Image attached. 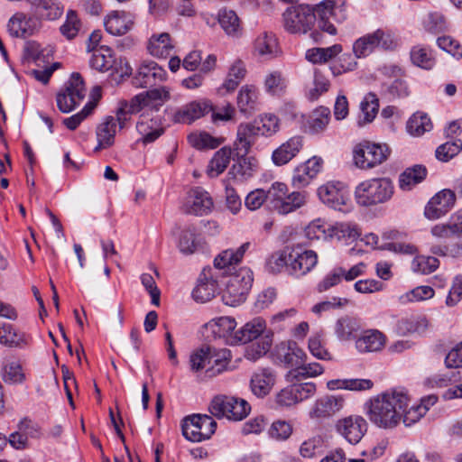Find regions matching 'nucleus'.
<instances>
[{
  "mask_svg": "<svg viewBox=\"0 0 462 462\" xmlns=\"http://www.w3.org/2000/svg\"><path fill=\"white\" fill-rule=\"evenodd\" d=\"M396 45L397 43L391 33L378 29L355 41L353 52L355 58L361 59L370 55L376 48L393 50Z\"/></svg>",
  "mask_w": 462,
  "mask_h": 462,
  "instance_id": "nucleus-10",
  "label": "nucleus"
},
{
  "mask_svg": "<svg viewBox=\"0 0 462 462\" xmlns=\"http://www.w3.org/2000/svg\"><path fill=\"white\" fill-rule=\"evenodd\" d=\"M86 96L84 80L80 74L72 73L64 88L57 94V106L62 113H69Z\"/></svg>",
  "mask_w": 462,
  "mask_h": 462,
  "instance_id": "nucleus-9",
  "label": "nucleus"
},
{
  "mask_svg": "<svg viewBox=\"0 0 462 462\" xmlns=\"http://www.w3.org/2000/svg\"><path fill=\"white\" fill-rule=\"evenodd\" d=\"M199 245L194 226H189L182 230L178 243V247L181 254H192L199 249Z\"/></svg>",
  "mask_w": 462,
  "mask_h": 462,
  "instance_id": "nucleus-52",
  "label": "nucleus"
},
{
  "mask_svg": "<svg viewBox=\"0 0 462 462\" xmlns=\"http://www.w3.org/2000/svg\"><path fill=\"white\" fill-rule=\"evenodd\" d=\"M188 140L192 147L199 150L215 149L220 144L217 138L206 132L190 134L188 136Z\"/></svg>",
  "mask_w": 462,
  "mask_h": 462,
  "instance_id": "nucleus-58",
  "label": "nucleus"
},
{
  "mask_svg": "<svg viewBox=\"0 0 462 462\" xmlns=\"http://www.w3.org/2000/svg\"><path fill=\"white\" fill-rule=\"evenodd\" d=\"M245 351V357L255 361L263 356L271 348L273 344L272 335L269 333L250 342Z\"/></svg>",
  "mask_w": 462,
  "mask_h": 462,
  "instance_id": "nucleus-45",
  "label": "nucleus"
},
{
  "mask_svg": "<svg viewBox=\"0 0 462 462\" xmlns=\"http://www.w3.org/2000/svg\"><path fill=\"white\" fill-rule=\"evenodd\" d=\"M406 389L395 387L386 390L369 400L366 415L376 427L389 430L401 423V415L410 403Z\"/></svg>",
  "mask_w": 462,
  "mask_h": 462,
  "instance_id": "nucleus-1",
  "label": "nucleus"
},
{
  "mask_svg": "<svg viewBox=\"0 0 462 462\" xmlns=\"http://www.w3.org/2000/svg\"><path fill=\"white\" fill-rule=\"evenodd\" d=\"M217 290V282L213 278L211 268H204L192 291V297L198 302H207L215 296Z\"/></svg>",
  "mask_w": 462,
  "mask_h": 462,
  "instance_id": "nucleus-23",
  "label": "nucleus"
},
{
  "mask_svg": "<svg viewBox=\"0 0 462 462\" xmlns=\"http://www.w3.org/2000/svg\"><path fill=\"white\" fill-rule=\"evenodd\" d=\"M136 130L141 135L139 141L143 143L154 142L163 133L161 121L157 117L149 115H141L137 124Z\"/></svg>",
  "mask_w": 462,
  "mask_h": 462,
  "instance_id": "nucleus-28",
  "label": "nucleus"
},
{
  "mask_svg": "<svg viewBox=\"0 0 462 462\" xmlns=\"http://www.w3.org/2000/svg\"><path fill=\"white\" fill-rule=\"evenodd\" d=\"M427 176V169L420 164L413 165L403 171L399 176V188L403 191L411 190Z\"/></svg>",
  "mask_w": 462,
  "mask_h": 462,
  "instance_id": "nucleus-37",
  "label": "nucleus"
},
{
  "mask_svg": "<svg viewBox=\"0 0 462 462\" xmlns=\"http://www.w3.org/2000/svg\"><path fill=\"white\" fill-rule=\"evenodd\" d=\"M428 320L425 317H408L398 320L397 330L401 334L418 333L421 334L428 328Z\"/></svg>",
  "mask_w": 462,
  "mask_h": 462,
  "instance_id": "nucleus-49",
  "label": "nucleus"
},
{
  "mask_svg": "<svg viewBox=\"0 0 462 462\" xmlns=\"http://www.w3.org/2000/svg\"><path fill=\"white\" fill-rule=\"evenodd\" d=\"M330 120V110L328 107L321 106L313 111L310 121L309 128L312 134L323 132Z\"/></svg>",
  "mask_w": 462,
  "mask_h": 462,
  "instance_id": "nucleus-56",
  "label": "nucleus"
},
{
  "mask_svg": "<svg viewBox=\"0 0 462 462\" xmlns=\"http://www.w3.org/2000/svg\"><path fill=\"white\" fill-rule=\"evenodd\" d=\"M303 146L302 137L296 135L282 143L272 153V161L276 166H282L291 162Z\"/></svg>",
  "mask_w": 462,
  "mask_h": 462,
  "instance_id": "nucleus-24",
  "label": "nucleus"
},
{
  "mask_svg": "<svg viewBox=\"0 0 462 462\" xmlns=\"http://www.w3.org/2000/svg\"><path fill=\"white\" fill-rule=\"evenodd\" d=\"M213 201L209 194L201 188H195L189 192L184 204V211L197 216L207 215L211 211Z\"/></svg>",
  "mask_w": 462,
  "mask_h": 462,
  "instance_id": "nucleus-20",
  "label": "nucleus"
},
{
  "mask_svg": "<svg viewBox=\"0 0 462 462\" xmlns=\"http://www.w3.org/2000/svg\"><path fill=\"white\" fill-rule=\"evenodd\" d=\"M265 329V321L262 318H254L234 333L231 343L247 344L260 337H263V335H266L264 333Z\"/></svg>",
  "mask_w": 462,
  "mask_h": 462,
  "instance_id": "nucleus-25",
  "label": "nucleus"
},
{
  "mask_svg": "<svg viewBox=\"0 0 462 462\" xmlns=\"http://www.w3.org/2000/svg\"><path fill=\"white\" fill-rule=\"evenodd\" d=\"M324 439L320 435H315L305 440L300 448V453L302 457L311 458L322 451Z\"/></svg>",
  "mask_w": 462,
  "mask_h": 462,
  "instance_id": "nucleus-61",
  "label": "nucleus"
},
{
  "mask_svg": "<svg viewBox=\"0 0 462 462\" xmlns=\"http://www.w3.org/2000/svg\"><path fill=\"white\" fill-rule=\"evenodd\" d=\"M210 360V347L200 348L199 350L192 353L189 356L190 369L198 373L201 370L207 372V368L209 366Z\"/></svg>",
  "mask_w": 462,
  "mask_h": 462,
  "instance_id": "nucleus-62",
  "label": "nucleus"
},
{
  "mask_svg": "<svg viewBox=\"0 0 462 462\" xmlns=\"http://www.w3.org/2000/svg\"><path fill=\"white\" fill-rule=\"evenodd\" d=\"M231 361V352L229 349H212L210 348L209 366L207 368L208 376H215L228 369Z\"/></svg>",
  "mask_w": 462,
  "mask_h": 462,
  "instance_id": "nucleus-41",
  "label": "nucleus"
},
{
  "mask_svg": "<svg viewBox=\"0 0 462 462\" xmlns=\"http://www.w3.org/2000/svg\"><path fill=\"white\" fill-rule=\"evenodd\" d=\"M456 195L450 189H443L433 196L425 207L424 215L430 220L445 216L455 205Z\"/></svg>",
  "mask_w": 462,
  "mask_h": 462,
  "instance_id": "nucleus-16",
  "label": "nucleus"
},
{
  "mask_svg": "<svg viewBox=\"0 0 462 462\" xmlns=\"http://www.w3.org/2000/svg\"><path fill=\"white\" fill-rule=\"evenodd\" d=\"M277 358L287 366L300 365L306 356L303 350L294 341L281 342L275 347Z\"/></svg>",
  "mask_w": 462,
  "mask_h": 462,
  "instance_id": "nucleus-27",
  "label": "nucleus"
},
{
  "mask_svg": "<svg viewBox=\"0 0 462 462\" xmlns=\"http://www.w3.org/2000/svg\"><path fill=\"white\" fill-rule=\"evenodd\" d=\"M336 430L349 443L356 444L366 432L367 422L359 415H351L338 420L336 423Z\"/></svg>",
  "mask_w": 462,
  "mask_h": 462,
  "instance_id": "nucleus-14",
  "label": "nucleus"
},
{
  "mask_svg": "<svg viewBox=\"0 0 462 462\" xmlns=\"http://www.w3.org/2000/svg\"><path fill=\"white\" fill-rule=\"evenodd\" d=\"M462 149V141L447 142L436 149V157L441 162H448Z\"/></svg>",
  "mask_w": 462,
  "mask_h": 462,
  "instance_id": "nucleus-64",
  "label": "nucleus"
},
{
  "mask_svg": "<svg viewBox=\"0 0 462 462\" xmlns=\"http://www.w3.org/2000/svg\"><path fill=\"white\" fill-rule=\"evenodd\" d=\"M390 155L386 144L364 141L353 149V162L360 170H371L384 162Z\"/></svg>",
  "mask_w": 462,
  "mask_h": 462,
  "instance_id": "nucleus-4",
  "label": "nucleus"
},
{
  "mask_svg": "<svg viewBox=\"0 0 462 462\" xmlns=\"http://www.w3.org/2000/svg\"><path fill=\"white\" fill-rule=\"evenodd\" d=\"M258 169V162L254 157H240L238 162L231 167L228 175L238 181H244L254 176Z\"/></svg>",
  "mask_w": 462,
  "mask_h": 462,
  "instance_id": "nucleus-38",
  "label": "nucleus"
},
{
  "mask_svg": "<svg viewBox=\"0 0 462 462\" xmlns=\"http://www.w3.org/2000/svg\"><path fill=\"white\" fill-rule=\"evenodd\" d=\"M331 225L327 224L320 218L310 222L305 229L306 236L310 240L330 238Z\"/></svg>",
  "mask_w": 462,
  "mask_h": 462,
  "instance_id": "nucleus-57",
  "label": "nucleus"
},
{
  "mask_svg": "<svg viewBox=\"0 0 462 462\" xmlns=\"http://www.w3.org/2000/svg\"><path fill=\"white\" fill-rule=\"evenodd\" d=\"M323 161L319 157H312L294 170L291 179L293 187L301 189L308 186L322 168Z\"/></svg>",
  "mask_w": 462,
  "mask_h": 462,
  "instance_id": "nucleus-21",
  "label": "nucleus"
},
{
  "mask_svg": "<svg viewBox=\"0 0 462 462\" xmlns=\"http://www.w3.org/2000/svg\"><path fill=\"white\" fill-rule=\"evenodd\" d=\"M232 151L228 147H223L215 152L208 165V174L217 177L221 174L230 162Z\"/></svg>",
  "mask_w": 462,
  "mask_h": 462,
  "instance_id": "nucleus-51",
  "label": "nucleus"
},
{
  "mask_svg": "<svg viewBox=\"0 0 462 462\" xmlns=\"http://www.w3.org/2000/svg\"><path fill=\"white\" fill-rule=\"evenodd\" d=\"M134 23V14L125 11H114L104 21L106 32L112 35L125 34L132 29Z\"/></svg>",
  "mask_w": 462,
  "mask_h": 462,
  "instance_id": "nucleus-22",
  "label": "nucleus"
},
{
  "mask_svg": "<svg viewBox=\"0 0 462 462\" xmlns=\"http://www.w3.org/2000/svg\"><path fill=\"white\" fill-rule=\"evenodd\" d=\"M411 62L421 69H431L435 66V59L430 50L415 46L411 51Z\"/></svg>",
  "mask_w": 462,
  "mask_h": 462,
  "instance_id": "nucleus-55",
  "label": "nucleus"
},
{
  "mask_svg": "<svg viewBox=\"0 0 462 462\" xmlns=\"http://www.w3.org/2000/svg\"><path fill=\"white\" fill-rule=\"evenodd\" d=\"M35 15L47 20H56L62 14V8L55 0H27Z\"/></svg>",
  "mask_w": 462,
  "mask_h": 462,
  "instance_id": "nucleus-39",
  "label": "nucleus"
},
{
  "mask_svg": "<svg viewBox=\"0 0 462 462\" xmlns=\"http://www.w3.org/2000/svg\"><path fill=\"white\" fill-rule=\"evenodd\" d=\"M345 405V400L340 395L326 394L318 398L309 411L311 420H323L338 413Z\"/></svg>",
  "mask_w": 462,
  "mask_h": 462,
  "instance_id": "nucleus-13",
  "label": "nucleus"
},
{
  "mask_svg": "<svg viewBox=\"0 0 462 462\" xmlns=\"http://www.w3.org/2000/svg\"><path fill=\"white\" fill-rule=\"evenodd\" d=\"M275 383V374L273 370L263 368L253 374L250 380L252 393L260 398L268 395Z\"/></svg>",
  "mask_w": 462,
  "mask_h": 462,
  "instance_id": "nucleus-30",
  "label": "nucleus"
},
{
  "mask_svg": "<svg viewBox=\"0 0 462 462\" xmlns=\"http://www.w3.org/2000/svg\"><path fill=\"white\" fill-rule=\"evenodd\" d=\"M258 125L254 122L241 123L237 126L236 138L234 142V150L238 157L247 155L255 140L260 136Z\"/></svg>",
  "mask_w": 462,
  "mask_h": 462,
  "instance_id": "nucleus-19",
  "label": "nucleus"
},
{
  "mask_svg": "<svg viewBox=\"0 0 462 462\" xmlns=\"http://www.w3.org/2000/svg\"><path fill=\"white\" fill-rule=\"evenodd\" d=\"M89 64L92 69L100 72L109 70L114 64L111 49L102 46L93 51Z\"/></svg>",
  "mask_w": 462,
  "mask_h": 462,
  "instance_id": "nucleus-48",
  "label": "nucleus"
},
{
  "mask_svg": "<svg viewBox=\"0 0 462 462\" xmlns=\"http://www.w3.org/2000/svg\"><path fill=\"white\" fill-rule=\"evenodd\" d=\"M431 128L430 118L424 113H415L407 123L408 132L416 136L422 135L424 133L430 131Z\"/></svg>",
  "mask_w": 462,
  "mask_h": 462,
  "instance_id": "nucleus-53",
  "label": "nucleus"
},
{
  "mask_svg": "<svg viewBox=\"0 0 462 462\" xmlns=\"http://www.w3.org/2000/svg\"><path fill=\"white\" fill-rule=\"evenodd\" d=\"M254 123L258 125L262 136H272L279 131V119L273 114L261 116Z\"/></svg>",
  "mask_w": 462,
  "mask_h": 462,
  "instance_id": "nucleus-59",
  "label": "nucleus"
},
{
  "mask_svg": "<svg viewBox=\"0 0 462 462\" xmlns=\"http://www.w3.org/2000/svg\"><path fill=\"white\" fill-rule=\"evenodd\" d=\"M245 75L246 68L244 61L241 60H235L230 66L226 78L218 91L221 94L233 92L244 80Z\"/></svg>",
  "mask_w": 462,
  "mask_h": 462,
  "instance_id": "nucleus-36",
  "label": "nucleus"
},
{
  "mask_svg": "<svg viewBox=\"0 0 462 462\" xmlns=\"http://www.w3.org/2000/svg\"><path fill=\"white\" fill-rule=\"evenodd\" d=\"M165 69L154 61H144L138 69L133 79V84L137 88H150L166 79Z\"/></svg>",
  "mask_w": 462,
  "mask_h": 462,
  "instance_id": "nucleus-17",
  "label": "nucleus"
},
{
  "mask_svg": "<svg viewBox=\"0 0 462 462\" xmlns=\"http://www.w3.org/2000/svg\"><path fill=\"white\" fill-rule=\"evenodd\" d=\"M319 199L328 207L347 211L351 208V200L347 186L341 181H328L318 189Z\"/></svg>",
  "mask_w": 462,
  "mask_h": 462,
  "instance_id": "nucleus-11",
  "label": "nucleus"
},
{
  "mask_svg": "<svg viewBox=\"0 0 462 462\" xmlns=\"http://www.w3.org/2000/svg\"><path fill=\"white\" fill-rule=\"evenodd\" d=\"M318 263V254L315 251L304 249L300 245L290 247L289 274L301 278L310 273Z\"/></svg>",
  "mask_w": 462,
  "mask_h": 462,
  "instance_id": "nucleus-12",
  "label": "nucleus"
},
{
  "mask_svg": "<svg viewBox=\"0 0 462 462\" xmlns=\"http://www.w3.org/2000/svg\"><path fill=\"white\" fill-rule=\"evenodd\" d=\"M208 410L217 418H226L238 421L249 414L251 407L244 399L218 395L212 399Z\"/></svg>",
  "mask_w": 462,
  "mask_h": 462,
  "instance_id": "nucleus-6",
  "label": "nucleus"
},
{
  "mask_svg": "<svg viewBox=\"0 0 462 462\" xmlns=\"http://www.w3.org/2000/svg\"><path fill=\"white\" fill-rule=\"evenodd\" d=\"M279 45L275 35L272 32L260 33L254 42V54L263 60H269L278 56Z\"/></svg>",
  "mask_w": 462,
  "mask_h": 462,
  "instance_id": "nucleus-26",
  "label": "nucleus"
},
{
  "mask_svg": "<svg viewBox=\"0 0 462 462\" xmlns=\"http://www.w3.org/2000/svg\"><path fill=\"white\" fill-rule=\"evenodd\" d=\"M258 91L253 85L243 86L237 95L236 104L245 116H251L258 109Z\"/></svg>",
  "mask_w": 462,
  "mask_h": 462,
  "instance_id": "nucleus-32",
  "label": "nucleus"
},
{
  "mask_svg": "<svg viewBox=\"0 0 462 462\" xmlns=\"http://www.w3.org/2000/svg\"><path fill=\"white\" fill-rule=\"evenodd\" d=\"M290 246L273 254L266 262V268L270 273H279L285 270L289 273Z\"/></svg>",
  "mask_w": 462,
  "mask_h": 462,
  "instance_id": "nucleus-54",
  "label": "nucleus"
},
{
  "mask_svg": "<svg viewBox=\"0 0 462 462\" xmlns=\"http://www.w3.org/2000/svg\"><path fill=\"white\" fill-rule=\"evenodd\" d=\"M334 0H324L313 7L319 29L330 35L337 33L336 27L329 21L334 14Z\"/></svg>",
  "mask_w": 462,
  "mask_h": 462,
  "instance_id": "nucleus-33",
  "label": "nucleus"
},
{
  "mask_svg": "<svg viewBox=\"0 0 462 462\" xmlns=\"http://www.w3.org/2000/svg\"><path fill=\"white\" fill-rule=\"evenodd\" d=\"M386 337L377 329H367L356 339V348L360 353L377 352L383 349Z\"/></svg>",
  "mask_w": 462,
  "mask_h": 462,
  "instance_id": "nucleus-29",
  "label": "nucleus"
},
{
  "mask_svg": "<svg viewBox=\"0 0 462 462\" xmlns=\"http://www.w3.org/2000/svg\"><path fill=\"white\" fill-rule=\"evenodd\" d=\"M361 114L357 125L363 126L371 123L376 116L379 109V100L375 94L368 93L360 103Z\"/></svg>",
  "mask_w": 462,
  "mask_h": 462,
  "instance_id": "nucleus-44",
  "label": "nucleus"
},
{
  "mask_svg": "<svg viewBox=\"0 0 462 462\" xmlns=\"http://www.w3.org/2000/svg\"><path fill=\"white\" fill-rule=\"evenodd\" d=\"M1 375L5 383L21 384L26 377L21 364L15 359H6L3 362Z\"/></svg>",
  "mask_w": 462,
  "mask_h": 462,
  "instance_id": "nucleus-43",
  "label": "nucleus"
},
{
  "mask_svg": "<svg viewBox=\"0 0 462 462\" xmlns=\"http://www.w3.org/2000/svg\"><path fill=\"white\" fill-rule=\"evenodd\" d=\"M149 53L157 58L168 57L173 50L170 34L162 32L159 35H152L147 46Z\"/></svg>",
  "mask_w": 462,
  "mask_h": 462,
  "instance_id": "nucleus-42",
  "label": "nucleus"
},
{
  "mask_svg": "<svg viewBox=\"0 0 462 462\" xmlns=\"http://www.w3.org/2000/svg\"><path fill=\"white\" fill-rule=\"evenodd\" d=\"M217 21L226 35L239 37L242 34L240 19L235 11L222 8L217 13Z\"/></svg>",
  "mask_w": 462,
  "mask_h": 462,
  "instance_id": "nucleus-40",
  "label": "nucleus"
},
{
  "mask_svg": "<svg viewBox=\"0 0 462 462\" xmlns=\"http://www.w3.org/2000/svg\"><path fill=\"white\" fill-rule=\"evenodd\" d=\"M342 51L340 44L328 48H312L306 51V59L312 63H326Z\"/></svg>",
  "mask_w": 462,
  "mask_h": 462,
  "instance_id": "nucleus-50",
  "label": "nucleus"
},
{
  "mask_svg": "<svg viewBox=\"0 0 462 462\" xmlns=\"http://www.w3.org/2000/svg\"><path fill=\"white\" fill-rule=\"evenodd\" d=\"M116 134V120L115 116H106L97 127L96 134L97 145L95 147L94 152H99L112 146L115 143Z\"/></svg>",
  "mask_w": 462,
  "mask_h": 462,
  "instance_id": "nucleus-31",
  "label": "nucleus"
},
{
  "mask_svg": "<svg viewBox=\"0 0 462 462\" xmlns=\"http://www.w3.org/2000/svg\"><path fill=\"white\" fill-rule=\"evenodd\" d=\"M360 236L358 226L351 222H337L331 225L330 238L338 241H354Z\"/></svg>",
  "mask_w": 462,
  "mask_h": 462,
  "instance_id": "nucleus-47",
  "label": "nucleus"
},
{
  "mask_svg": "<svg viewBox=\"0 0 462 462\" xmlns=\"http://www.w3.org/2000/svg\"><path fill=\"white\" fill-rule=\"evenodd\" d=\"M181 429L186 439L200 442L208 439L215 433L217 422L211 416L193 414L183 420Z\"/></svg>",
  "mask_w": 462,
  "mask_h": 462,
  "instance_id": "nucleus-8",
  "label": "nucleus"
},
{
  "mask_svg": "<svg viewBox=\"0 0 462 462\" xmlns=\"http://www.w3.org/2000/svg\"><path fill=\"white\" fill-rule=\"evenodd\" d=\"M0 343L8 346H20L25 343L24 337L10 324L0 328Z\"/></svg>",
  "mask_w": 462,
  "mask_h": 462,
  "instance_id": "nucleus-60",
  "label": "nucleus"
},
{
  "mask_svg": "<svg viewBox=\"0 0 462 462\" xmlns=\"http://www.w3.org/2000/svg\"><path fill=\"white\" fill-rule=\"evenodd\" d=\"M253 273L247 267L231 274L226 283L223 300L226 305L236 306L244 302L253 284Z\"/></svg>",
  "mask_w": 462,
  "mask_h": 462,
  "instance_id": "nucleus-5",
  "label": "nucleus"
},
{
  "mask_svg": "<svg viewBox=\"0 0 462 462\" xmlns=\"http://www.w3.org/2000/svg\"><path fill=\"white\" fill-rule=\"evenodd\" d=\"M250 246L251 244L249 242H245L237 249L223 250L214 259L215 268L225 269L239 263Z\"/></svg>",
  "mask_w": 462,
  "mask_h": 462,
  "instance_id": "nucleus-35",
  "label": "nucleus"
},
{
  "mask_svg": "<svg viewBox=\"0 0 462 462\" xmlns=\"http://www.w3.org/2000/svg\"><path fill=\"white\" fill-rule=\"evenodd\" d=\"M439 264V261L433 256H417L412 261V270L418 273L429 274L434 272Z\"/></svg>",
  "mask_w": 462,
  "mask_h": 462,
  "instance_id": "nucleus-63",
  "label": "nucleus"
},
{
  "mask_svg": "<svg viewBox=\"0 0 462 462\" xmlns=\"http://www.w3.org/2000/svg\"><path fill=\"white\" fill-rule=\"evenodd\" d=\"M236 327V322L235 319L226 316L213 319L206 324V328L210 329L218 337H233L234 335L232 333Z\"/></svg>",
  "mask_w": 462,
  "mask_h": 462,
  "instance_id": "nucleus-46",
  "label": "nucleus"
},
{
  "mask_svg": "<svg viewBox=\"0 0 462 462\" xmlns=\"http://www.w3.org/2000/svg\"><path fill=\"white\" fill-rule=\"evenodd\" d=\"M360 321L351 316H343L339 318L334 327V331L340 341H352L356 338L361 330Z\"/></svg>",
  "mask_w": 462,
  "mask_h": 462,
  "instance_id": "nucleus-34",
  "label": "nucleus"
},
{
  "mask_svg": "<svg viewBox=\"0 0 462 462\" xmlns=\"http://www.w3.org/2000/svg\"><path fill=\"white\" fill-rule=\"evenodd\" d=\"M284 29L290 33H306L316 22L313 7L309 5H298L288 7L282 14Z\"/></svg>",
  "mask_w": 462,
  "mask_h": 462,
  "instance_id": "nucleus-7",
  "label": "nucleus"
},
{
  "mask_svg": "<svg viewBox=\"0 0 462 462\" xmlns=\"http://www.w3.org/2000/svg\"><path fill=\"white\" fill-rule=\"evenodd\" d=\"M270 205L281 215H287L301 207L308 199V193L302 191L288 192V187L282 182H274L269 189Z\"/></svg>",
  "mask_w": 462,
  "mask_h": 462,
  "instance_id": "nucleus-3",
  "label": "nucleus"
},
{
  "mask_svg": "<svg viewBox=\"0 0 462 462\" xmlns=\"http://www.w3.org/2000/svg\"><path fill=\"white\" fill-rule=\"evenodd\" d=\"M212 111V103L208 99L196 100L186 104L173 114L175 123L191 124Z\"/></svg>",
  "mask_w": 462,
  "mask_h": 462,
  "instance_id": "nucleus-18",
  "label": "nucleus"
},
{
  "mask_svg": "<svg viewBox=\"0 0 462 462\" xmlns=\"http://www.w3.org/2000/svg\"><path fill=\"white\" fill-rule=\"evenodd\" d=\"M394 194V185L389 178H371L361 181L355 189L356 202L360 207H373L388 202Z\"/></svg>",
  "mask_w": 462,
  "mask_h": 462,
  "instance_id": "nucleus-2",
  "label": "nucleus"
},
{
  "mask_svg": "<svg viewBox=\"0 0 462 462\" xmlns=\"http://www.w3.org/2000/svg\"><path fill=\"white\" fill-rule=\"evenodd\" d=\"M39 25L35 15L16 12L8 20L7 30L13 37L27 38L38 31Z\"/></svg>",
  "mask_w": 462,
  "mask_h": 462,
  "instance_id": "nucleus-15",
  "label": "nucleus"
}]
</instances>
